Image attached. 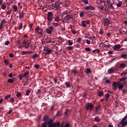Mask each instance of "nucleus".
<instances>
[{"instance_id":"nucleus-1","label":"nucleus","mask_w":127,"mask_h":127,"mask_svg":"<svg viewBox=\"0 0 127 127\" xmlns=\"http://www.w3.org/2000/svg\"><path fill=\"white\" fill-rule=\"evenodd\" d=\"M23 46L26 49H28V48L32 46V44L28 41H24L23 42Z\"/></svg>"},{"instance_id":"nucleus-2","label":"nucleus","mask_w":127,"mask_h":127,"mask_svg":"<svg viewBox=\"0 0 127 127\" xmlns=\"http://www.w3.org/2000/svg\"><path fill=\"white\" fill-rule=\"evenodd\" d=\"M54 29V27L53 26H50L46 29L45 31L47 34H52Z\"/></svg>"},{"instance_id":"nucleus-3","label":"nucleus","mask_w":127,"mask_h":127,"mask_svg":"<svg viewBox=\"0 0 127 127\" xmlns=\"http://www.w3.org/2000/svg\"><path fill=\"white\" fill-rule=\"evenodd\" d=\"M35 33L39 35H42V29H40L39 26H37L35 28Z\"/></svg>"},{"instance_id":"nucleus-4","label":"nucleus","mask_w":127,"mask_h":127,"mask_svg":"<svg viewBox=\"0 0 127 127\" xmlns=\"http://www.w3.org/2000/svg\"><path fill=\"white\" fill-rule=\"evenodd\" d=\"M94 108V105L92 104V103H87L86 105V109L87 110V111H89V110H90L91 111L92 109Z\"/></svg>"},{"instance_id":"nucleus-5","label":"nucleus","mask_w":127,"mask_h":127,"mask_svg":"<svg viewBox=\"0 0 127 127\" xmlns=\"http://www.w3.org/2000/svg\"><path fill=\"white\" fill-rule=\"evenodd\" d=\"M53 14L52 12H49L48 13V17H47L48 21H51V20H52L53 19Z\"/></svg>"},{"instance_id":"nucleus-6","label":"nucleus","mask_w":127,"mask_h":127,"mask_svg":"<svg viewBox=\"0 0 127 127\" xmlns=\"http://www.w3.org/2000/svg\"><path fill=\"white\" fill-rule=\"evenodd\" d=\"M72 18V15L71 14H67L64 18L65 20H67V21H70L71 20V18Z\"/></svg>"},{"instance_id":"nucleus-7","label":"nucleus","mask_w":127,"mask_h":127,"mask_svg":"<svg viewBox=\"0 0 127 127\" xmlns=\"http://www.w3.org/2000/svg\"><path fill=\"white\" fill-rule=\"evenodd\" d=\"M110 23H111V21L108 19L104 20V26H108V25H110Z\"/></svg>"},{"instance_id":"nucleus-8","label":"nucleus","mask_w":127,"mask_h":127,"mask_svg":"<svg viewBox=\"0 0 127 127\" xmlns=\"http://www.w3.org/2000/svg\"><path fill=\"white\" fill-rule=\"evenodd\" d=\"M44 51H46V54L48 55V54H50L51 52H52V50H51V49L48 48H46L44 49Z\"/></svg>"},{"instance_id":"nucleus-9","label":"nucleus","mask_w":127,"mask_h":127,"mask_svg":"<svg viewBox=\"0 0 127 127\" xmlns=\"http://www.w3.org/2000/svg\"><path fill=\"white\" fill-rule=\"evenodd\" d=\"M121 45L118 44L114 46V49L116 51H118L120 50V49H121Z\"/></svg>"},{"instance_id":"nucleus-10","label":"nucleus","mask_w":127,"mask_h":127,"mask_svg":"<svg viewBox=\"0 0 127 127\" xmlns=\"http://www.w3.org/2000/svg\"><path fill=\"white\" fill-rule=\"evenodd\" d=\"M85 9L86 10H89V9H90L91 10H94L95 9V7L92 6H86L85 7Z\"/></svg>"},{"instance_id":"nucleus-11","label":"nucleus","mask_w":127,"mask_h":127,"mask_svg":"<svg viewBox=\"0 0 127 127\" xmlns=\"http://www.w3.org/2000/svg\"><path fill=\"white\" fill-rule=\"evenodd\" d=\"M48 125L50 126V125H53V120H52V119H48Z\"/></svg>"},{"instance_id":"nucleus-12","label":"nucleus","mask_w":127,"mask_h":127,"mask_svg":"<svg viewBox=\"0 0 127 127\" xmlns=\"http://www.w3.org/2000/svg\"><path fill=\"white\" fill-rule=\"evenodd\" d=\"M120 124H121L122 125V127H126V126H127V122H122L121 121Z\"/></svg>"},{"instance_id":"nucleus-13","label":"nucleus","mask_w":127,"mask_h":127,"mask_svg":"<svg viewBox=\"0 0 127 127\" xmlns=\"http://www.w3.org/2000/svg\"><path fill=\"white\" fill-rule=\"evenodd\" d=\"M95 122H96V123H100L101 122V119H100V118H99L98 116L94 118Z\"/></svg>"},{"instance_id":"nucleus-14","label":"nucleus","mask_w":127,"mask_h":127,"mask_svg":"<svg viewBox=\"0 0 127 127\" xmlns=\"http://www.w3.org/2000/svg\"><path fill=\"white\" fill-rule=\"evenodd\" d=\"M24 14H25V13H24L23 11H22L19 15V18L20 19H21L23 16H24Z\"/></svg>"},{"instance_id":"nucleus-15","label":"nucleus","mask_w":127,"mask_h":127,"mask_svg":"<svg viewBox=\"0 0 127 127\" xmlns=\"http://www.w3.org/2000/svg\"><path fill=\"white\" fill-rule=\"evenodd\" d=\"M113 87L114 90H117L118 89V85H117V82L113 83Z\"/></svg>"},{"instance_id":"nucleus-16","label":"nucleus","mask_w":127,"mask_h":127,"mask_svg":"<svg viewBox=\"0 0 127 127\" xmlns=\"http://www.w3.org/2000/svg\"><path fill=\"white\" fill-rule=\"evenodd\" d=\"M108 74H112L114 73V69H113L112 68L109 69L108 70Z\"/></svg>"},{"instance_id":"nucleus-17","label":"nucleus","mask_w":127,"mask_h":127,"mask_svg":"<svg viewBox=\"0 0 127 127\" xmlns=\"http://www.w3.org/2000/svg\"><path fill=\"white\" fill-rule=\"evenodd\" d=\"M82 25L83 27H86L87 26L86 25V21H81Z\"/></svg>"},{"instance_id":"nucleus-18","label":"nucleus","mask_w":127,"mask_h":127,"mask_svg":"<svg viewBox=\"0 0 127 127\" xmlns=\"http://www.w3.org/2000/svg\"><path fill=\"white\" fill-rule=\"evenodd\" d=\"M55 21L56 22H59V21H60V17H59V16L56 17L55 18Z\"/></svg>"},{"instance_id":"nucleus-19","label":"nucleus","mask_w":127,"mask_h":127,"mask_svg":"<svg viewBox=\"0 0 127 127\" xmlns=\"http://www.w3.org/2000/svg\"><path fill=\"white\" fill-rule=\"evenodd\" d=\"M13 82H14V80L13 79H11V78H9L8 79V83H13Z\"/></svg>"},{"instance_id":"nucleus-20","label":"nucleus","mask_w":127,"mask_h":127,"mask_svg":"<svg viewBox=\"0 0 127 127\" xmlns=\"http://www.w3.org/2000/svg\"><path fill=\"white\" fill-rule=\"evenodd\" d=\"M13 9H14L15 12H16V11H17V6H15V5H14L13 6Z\"/></svg>"},{"instance_id":"nucleus-21","label":"nucleus","mask_w":127,"mask_h":127,"mask_svg":"<svg viewBox=\"0 0 127 127\" xmlns=\"http://www.w3.org/2000/svg\"><path fill=\"white\" fill-rule=\"evenodd\" d=\"M53 124L55 125L56 127V126H57L58 127H60V123H59V122L55 123H53Z\"/></svg>"},{"instance_id":"nucleus-22","label":"nucleus","mask_w":127,"mask_h":127,"mask_svg":"<svg viewBox=\"0 0 127 127\" xmlns=\"http://www.w3.org/2000/svg\"><path fill=\"white\" fill-rule=\"evenodd\" d=\"M118 88L119 90H121V89H123L124 88V85L120 84V85H118Z\"/></svg>"},{"instance_id":"nucleus-23","label":"nucleus","mask_w":127,"mask_h":127,"mask_svg":"<svg viewBox=\"0 0 127 127\" xmlns=\"http://www.w3.org/2000/svg\"><path fill=\"white\" fill-rule=\"evenodd\" d=\"M68 45L71 46L73 45V42L71 41V40H69L67 41Z\"/></svg>"},{"instance_id":"nucleus-24","label":"nucleus","mask_w":127,"mask_h":127,"mask_svg":"<svg viewBox=\"0 0 127 127\" xmlns=\"http://www.w3.org/2000/svg\"><path fill=\"white\" fill-rule=\"evenodd\" d=\"M1 8L3 9H5L6 8V5H5L4 4H2Z\"/></svg>"},{"instance_id":"nucleus-25","label":"nucleus","mask_w":127,"mask_h":127,"mask_svg":"<svg viewBox=\"0 0 127 127\" xmlns=\"http://www.w3.org/2000/svg\"><path fill=\"white\" fill-rule=\"evenodd\" d=\"M18 29L20 30L21 29H22V23H20L18 26Z\"/></svg>"},{"instance_id":"nucleus-26","label":"nucleus","mask_w":127,"mask_h":127,"mask_svg":"<svg viewBox=\"0 0 127 127\" xmlns=\"http://www.w3.org/2000/svg\"><path fill=\"white\" fill-rule=\"evenodd\" d=\"M93 53H95V52H97V53H100V50L99 49H96L93 50Z\"/></svg>"},{"instance_id":"nucleus-27","label":"nucleus","mask_w":127,"mask_h":127,"mask_svg":"<svg viewBox=\"0 0 127 127\" xmlns=\"http://www.w3.org/2000/svg\"><path fill=\"white\" fill-rule=\"evenodd\" d=\"M47 124L46 122L43 123L42 124V127H47Z\"/></svg>"},{"instance_id":"nucleus-28","label":"nucleus","mask_w":127,"mask_h":127,"mask_svg":"<svg viewBox=\"0 0 127 127\" xmlns=\"http://www.w3.org/2000/svg\"><path fill=\"white\" fill-rule=\"evenodd\" d=\"M16 97H18V98H19V97H20L21 96V93L17 92L16 94Z\"/></svg>"},{"instance_id":"nucleus-29","label":"nucleus","mask_w":127,"mask_h":127,"mask_svg":"<svg viewBox=\"0 0 127 127\" xmlns=\"http://www.w3.org/2000/svg\"><path fill=\"white\" fill-rule=\"evenodd\" d=\"M122 4H123V3H122V2H119V3H118L117 4V6L118 7H120V6H121V5H122Z\"/></svg>"},{"instance_id":"nucleus-30","label":"nucleus","mask_w":127,"mask_h":127,"mask_svg":"<svg viewBox=\"0 0 127 127\" xmlns=\"http://www.w3.org/2000/svg\"><path fill=\"white\" fill-rule=\"evenodd\" d=\"M103 94H104V92H103V91H100V92H98V95L100 97L103 96Z\"/></svg>"},{"instance_id":"nucleus-31","label":"nucleus","mask_w":127,"mask_h":127,"mask_svg":"<svg viewBox=\"0 0 127 127\" xmlns=\"http://www.w3.org/2000/svg\"><path fill=\"white\" fill-rule=\"evenodd\" d=\"M52 25H54V26H55V27H57L58 26H59V25L58 24H57V23H52Z\"/></svg>"},{"instance_id":"nucleus-32","label":"nucleus","mask_w":127,"mask_h":127,"mask_svg":"<svg viewBox=\"0 0 127 127\" xmlns=\"http://www.w3.org/2000/svg\"><path fill=\"white\" fill-rule=\"evenodd\" d=\"M73 47H72V46H68V47H67V50H72V49H73Z\"/></svg>"},{"instance_id":"nucleus-33","label":"nucleus","mask_w":127,"mask_h":127,"mask_svg":"<svg viewBox=\"0 0 127 127\" xmlns=\"http://www.w3.org/2000/svg\"><path fill=\"white\" fill-rule=\"evenodd\" d=\"M24 76L23 74H21V75H20L19 76V78L20 80H22V78H24Z\"/></svg>"},{"instance_id":"nucleus-34","label":"nucleus","mask_w":127,"mask_h":127,"mask_svg":"<svg viewBox=\"0 0 127 127\" xmlns=\"http://www.w3.org/2000/svg\"><path fill=\"white\" fill-rule=\"evenodd\" d=\"M127 56L126 54H123L121 55V58L125 59V58H127Z\"/></svg>"},{"instance_id":"nucleus-35","label":"nucleus","mask_w":127,"mask_h":127,"mask_svg":"<svg viewBox=\"0 0 127 127\" xmlns=\"http://www.w3.org/2000/svg\"><path fill=\"white\" fill-rule=\"evenodd\" d=\"M29 75V72H25L23 75H24V77H26L27 76H28Z\"/></svg>"},{"instance_id":"nucleus-36","label":"nucleus","mask_w":127,"mask_h":127,"mask_svg":"<svg viewBox=\"0 0 127 127\" xmlns=\"http://www.w3.org/2000/svg\"><path fill=\"white\" fill-rule=\"evenodd\" d=\"M37 57H38V55L37 54H35L33 56V58L34 59H35V58H37Z\"/></svg>"},{"instance_id":"nucleus-37","label":"nucleus","mask_w":127,"mask_h":127,"mask_svg":"<svg viewBox=\"0 0 127 127\" xmlns=\"http://www.w3.org/2000/svg\"><path fill=\"white\" fill-rule=\"evenodd\" d=\"M9 98H10V95H8L7 96H5V100H7L8 99H9Z\"/></svg>"},{"instance_id":"nucleus-38","label":"nucleus","mask_w":127,"mask_h":127,"mask_svg":"<svg viewBox=\"0 0 127 127\" xmlns=\"http://www.w3.org/2000/svg\"><path fill=\"white\" fill-rule=\"evenodd\" d=\"M65 85L66 86L67 88H69L70 87V83L68 82H65Z\"/></svg>"},{"instance_id":"nucleus-39","label":"nucleus","mask_w":127,"mask_h":127,"mask_svg":"<svg viewBox=\"0 0 127 127\" xmlns=\"http://www.w3.org/2000/svg\"><path fill=\"white\" fill-rule=\"evenodd\" d=\"M127 80V77H122L120 79V81H126Z\"/></svg>"},{"instance_id":"nucleus-40","label":"nucleus","mask_w":127,"mask_h":127,"mask_svg":"<svg viewBox=\"0 0 127 127\" xmlns=\"http://www.w3.org/2000/svg\"><path fill=\"white\" fill-rule=\"evenodd\" d=\"M29 93H30V91L29 90H27L26 92V96H29Z\"/></svg>"},{"instance_id":"nucleus-41","label":"nucleus","mask_w":127,"mask_h":127,"mask_svg":"<svg viewBox=\"0 0 127 127\" xmlns=\"http://www.w3.org/2000/svg\"><path fill=\"white\" fill-rule=\"evenodd\" d=\"M120 67H122V68H125V67H126V64H120Z\"/></svg>"},{"instance_id":"nucleus-42","label":"nucleus","mask_w":127,"mask_h":127,"mask_svg":"<svg viewBox=\"0 0 127 127\" xmlns=\"http://www.w3.org/2000/svg\"><path fill=\"white\" fill-rule=\"evenodd\" d=\"M11 13V10H8V11H6V14H7L8 15H10Z\"/></svg>"},{"instance_id":"nucleus-43","label":"nucleus","mask_w":127,"mask_h":127,"mask_svg":"<svg viewBox=\"0 0 127 127\" xmlns=\"http://www.w3.org/2000/svg\"><path fill=\"white\" fill-rule=\"evenodd\" d=\"M60 116H61V113L58 111L57 114V117H60Z\"/></svg>"},{"instance_id":"nucleus-44","label":"nucleus","mask_w":127,"mask_h":127,"mask_svg":"<svg viewBox=\"0 0 127 127\" xmlns=\"http://www.w3.org/2000/svg\"><path fill=\"white\" fill-rule=\"evenodd\" d=\"M50 39H49V38H47L46 39V42L47 43H49V42H50Z\"/></svg>"},{"instance_id":"nucleus-45","label":"nucleus","mask_w":127,"mask_h":127,"mask_svg":"<svg viewBox=\"0 0 127 127\" xmlns=\"http://www.w3.org/2000/svg\"><path fill=\"white\" fill-rule=\"evenodd\" d=\"M22 55H25V54H27V51H23L21 53Z\"/></svg>"},{"instance_id":"nucleus-46","label":"nucleus","mask_w":127,"mask_h":127,"mask_svg":"<svg viewBox=\"0 0 127 127\" xmlns=\"http://www.w3.org/2000/svg\"><path fill=\"white\" fill-rule=\"evenodd\" d=\"M80 16L81 17H83V16H84V12H81L80 13Z\"/></svg>"},{"instance_id":"nucleus-47","label":"nucleus","mask_w":127,"mask_h":127,"mask_svg":"<svg viewBox=\"0 0 127 127\" xmlns=\"http://www.w3.org/2000/svg\"><path fill=\"white\" fill-rule=\"evenodd\" d=\"M82 41V38H78L77 39V42H78V43H80V42Z\"/></svg>"},{"instance_id":"nucleus-48","label":"nucleus","mask_w":127,"mask_h":127,"mask_svg":"<svg viewBox=\"0 0 127 127\" xmlns=\"http://www.w3.org/2000/svg\"><path fill=\"white\" fill-rule=\"evenodd\" d=\"M105 97L106 98V100H108V99H109V98H110V95L109 94H107L105 95Z\"/></svg>"},{"instance_id":"nucleus-49","label":"nucleus","mask_w":127,"mask_h":127,"mask_svg":"<svg viewBox=\"0 0 127 127\" xmlns=\"http://www.w3.org/2000/svg\"><path fill=\"white\" fill-rule=\"evenodd\" d=\"M86 73H91V69L90 68H87L86 69Z\"/></svg>"},{"instance_id":"nucleus-50","label":"nucleus","mask_w":127,"mask_h":127,"mask_svg":"<svg viewBox=\"0 0 127 127\" xmlns=\"http://www.w3.org/2000/svg\"><path fill=\"white\" fill-rule=\"evenodd\" d=\"M10 101L11 102V103H13V102H14V98H11L10 99Z\"/></svg>"},{"instance_id":"nucleus-51","label":"nucleus","mask_w":127,"mask_h":127,"mask_svg":"<svg viewBox=\"0 0 127 127\" xmlns=\"http://www.w3.org/2000/svg\"><path fill=\"white\" fill-rule=\"evenodd\" d=\"M14 56V55L13 54H10L9 55V57H10V58H12V57H13Z\"/></svg>"},{"instance_id":"nucleus-52","label":"nucleus","mask_w":127,"mask_h":127,"mask_svg":"<svg viewBox=\"0 0 127 127\" xmlns=\"http://www.w3.org/2000/svg\"><path fill=\"white\" fill-rule=\"evenodd\" d=\"M85 38H88V39H90L91 40H93V37H86V36L84 37Z\"/></svg>"},{"instance_id":"nucleus-53","label":"nucleus","mask_w":127,"mask_h":127,"mask_svg":"<svg viewBox=\"0 0 127 127\" xmlns=\"http://www.w3.org/2000/svg\"><path fill=\"white\" fill-rule=\"evenodd\" d=\"M83 2H84V3H85L86 4H88V3L89 2V1H88V0H84L83 1Z\"/></svg>"},{"instance_id":"nucleus-54","label":"nucleus","mask_w":127,"mask_h":127,"mask_svg":"<svg viewBox=\"0 0 127 127\" xmlns=\"http://www.w3.org/2000/svg\"><path fill=\"white\" fill-rule=\"evenodd\" d=\"M49 127H57L55 126V124H53V125H49Z\"/></svg>"},{"instance_id":"nucleus-55","label":"nucleus","mask_w":127,"mask_h":127,"mask_svg":"<svg viewBox=\"0 0 127 127\" xmlns=\"http://www.w3.org/2000/svg\"><path fill=\"white\" fill-rule=\"evenodd\" d=\"M86 43H87V44H90L91 41L89 40H86Z\"/></svg>"},{"instance_id":"nucleus-56","label":"nucleus","mask_w":127,"mask_h":127,"mask_svg":"<svg viewBox=\"0 0 127 127\" xmlns=\"http://www.w3.org/2000/svg\"><path fill=\"white\" fill-rule=\"evenodd\" d=\"M35 68H36V69H38V68H39V65L35 64Z\"/></svg>"},{"instance_id":"nucleus-57","label":"nucleus","mask_w":127,"mask_h":127,"mask_svg":"<svg viewBox=\"0 0 127 127\" xmlns=\"http://www.w3.org/2000/svg\"><path fill=\"white\" fill-rule=\"evenodd\" d=\"M9 44V41H7L5 42V45H8Z\"/></svg>"},{"instance_id":"nucleus-58","label":"nucleus","mask_w":127,"mask_h":127,"mask_svg":"<svg viewBox=\"0 0 127 127\" xmlns=\"http://www.w3.org/2000/svg\"><path fill=\"white\" fill-rule=\"evenodd\" d=\"M3 23H5V20H2V21H1V23H0L1 24L3 25Z\"/></svg>"},{"instance_id":"nucleus-59","label":"nucleus","mask_w":127,"mask_h":127,"mask_svg":"<svg viewBox=\"0 0 127 127\" xmlns=\"http://www.w3.org/2000/svg\"><path fill=\"white\" fill-rule=\"evenodd\" d=\"M64 127H70L69 124H66L65 125Z\"/></svg>"},{"instance_id":"nucleus-60","label":"nucleus","mask_w":127,"mask_h":127,"mask_svg":"<svg viewBox=\"0 0 127 127\" xmlns=\"http://www.w3.org/2000/svg\"><path fill=\"white\" fill-rule=\"evenodd\" d=\"M85 24H90V21L87 20V21H85Z\"/></svg>"},{"instance_id":"nucleus-61","label":"nucleus","mask_w":127,"mask_h":127,"mask_svg":"<svg viewBox=\"0 0 127 127\" xmlns=\"http://www.w3.org/2000/svg\"><path fill=\"white\" fill-rule=\"evenodd\" d=\"M72 72H73L74 74H77V71H76V69H73L72 70Z\"/></svg>"},{"instance_id":"nucleus-62","label":"nucleus","mask_w":127,"mask_h":127,"mask_svg":"<svg viewBox=\"0 0 127 127\" xmlns=\"http://www.w3.org/2000/svg\"><path fill=\"white\" fill-rule=\"evenodd\" d=\"M54 80L55 84H56V83H57V81H58L57 78H55L54 79Z\"/></svg>"},{"instance_id":"nucleus-63","label":"nucleus","mask_w":127,"mask_h":127,"mask_svg":"<svg viewBox=\"0 0 127 127\" xmlns=\"http://www.w3.org/2000/svg\"><path fill=\"white\" fill-rule=\"evenodd\" d=\"M85 50L86 51H90V48H86Z\"/></svg>"},{"instance_id":"nucleus-64","label":"nucleus","mask_w":127,"mask_h":127,"mask_svg":"<svg viewBox=\"0 0 127 127\" xmlns=\"http://www.w3.org/2000/svg\"><path fill=\"white\" fill-rule=\"evenodd\" d=\"M4 62L5 64H7L8 63V61H7V60H5Z\"/></svg>"}]
</instances>
